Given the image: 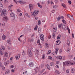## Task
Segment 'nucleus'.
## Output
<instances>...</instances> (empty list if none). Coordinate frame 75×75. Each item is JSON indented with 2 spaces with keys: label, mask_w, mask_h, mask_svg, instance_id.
Here are the masks:
<instances>
[{
  "label": "nucleus",
  "mask_w": 75,
  "mask_h": 75,
  "mask_svg": "<svg viewBox=\"0 0 75 75\" xmlns=\"http://www.w3.org/2000/svg\"><path fill=\"white\" fill-rule=\"evenodd\" d=\"M67 73H69V70H66Z\"/></svg>",
  "instance_id": "8fccbe9b"
},
{
  "label": "nucleus",
  "mask_w": 75,
  "mask_h": 75,
  "mask_svg": "<svg viewBox=\"0 0 75 75\" xmlns=\"http://www.w3.org/2000/svg\"><path fill=\"white\" fill-rule=\"evenodd\" d=\"M41 21H40V20H39L38 23V25H40L41 24Z\"/></svg>",
  "instance_id": "473e14b6"
},
{
  "label": "nucleus",
  "mask_w": 75,
  "mask_h": 75,
  "mask_svg": "<svg viewBox=\"0 0 75 75\" xmlns=\"http://www.w3.org/2000/svg\"><path fill=\"white\" fill-rule=\"evenodd\" d=\"M35 69H34V70H35V71H37V69H38V67H36Z\"/></svg>",
  "instance_id": "680f3d73"
},
{
  "label": "nucleus",
  "mask_w": 75,
  "mask_h": 75,
  "mask_svg": "<svg viewBox=\"0 0 75 75\" xmlns=\"http://www.w3.org/2000/svg\"><path fill=\"white\" fill-rule=\"evenodd\" d=\"M52 13H54L55 12V10H53V11H52Z\"/></svg>",
  "instance_id": "338daca9"
},
{
  "label": "nucleus",
  "mask_w": 75,
  "mask_h": 75,
  "mask_svg": "<svg viewBox=\"0 0 75 75\" xmlns=\"http://www.w3.org/2000/svg\"><path fill=\"white\" fill-rule=\"evenodd\" d=\"M10 16L12 17H14V18H15L14 17H15V14L13 12H11L10 14Z\"/></svg>",
  "instance_id": "0eeeda50"
},
{
  "label": "nucleus",
  "mask_w": 75,
  "mask_h": 75,
  "mask_svg": "<svg viewBox=\"0 0 75 75\" xmlns=\"http://www.w3.org/2000/svg\"><path fill=\"white\" fill-rule=\"evenodd\" d=\"M39 51H38V50H37L35 54V55H36V56L37 57H38V55H39Z\"/></svg>",
  "instance_id": "9d476101"
},
{
  "label": "nucleus",
  "mask_w": 75,
  "mask_h": 75,
  "mask_svg": "<svg viewBox=\"0 0 75 75\" xmlns=\"http://www.w3.org/2000/svg\"><path fill=\"white\" fill-rule=\"evenodd\" d=\"M22 1H17V2H18V3H22Z\"/></svg>",
  "instance_id": "0e129e2a"
},
{
  "label": "nucleus",
  "mask_w": 75,
  "mask_h": 75,
  "mask_svg": "<svg viewBox=\"0 0 75 75\" xmlns=\"http://www.w3.org/2000/svg\"><path fill=\"white\" fill-rule=\"evenodd\" d=\"M2 25L3 26H4V25H5V23H3Z\"/></svg>",
  "instance_id": "69168bd1"
},
{
  "label": "nucleus",
  "mask_w": 75,
  "mask_h": 75,
  "mask_svg": "<svg viewBox=\"0 0 75 75\" xmlns=\"http://www.w3.org/2000/svg\"><path fill=\"white\" fill-rule=\"evenodd\" d=\"M67 52H69L70 51V49H67Z\"/></svg>",
  "instance_id": "603ef678"
},
{
  "label": "nucleus",
  "mask_w": 75,
  "mask_h": 75,
  "mask_svg": "<svg viewBox=\"0 0 75 75\" xmlns=\"http://www.w3.org/2000/svg\"><path fill=\"white\" fill-rule=\"evenodd\" d=\"M29 66L30 67H33L34 66V64H33V63L30 62L29 64Z\"/></svg>",
  "instance_id": "9b49d317"
},
{
  "label": "nucleus",
  "mask_w": 75,
  "mask_h": 75,
  "mask_svg": "<svg viewBox=\"0 0 75 75\" xmlns=\"http://www.w3.org/2000/svg\"><path fill=\"white\" fill-rule=\"evenodd\" d=\"M10 42V40H8L7 41V43H9Z\"/></svg>",
  "instance_id": "4d7b16f0"
},
{
  "label": "nucleus",
  "mask_w": 75,
  "mask_h": 75,
  "mask_svg": "<svg viewBox=\"0 0 75 75\" xmlns=\"http://www.w3.org/2000/svg\"><path fill=\"white\" fill-rule=\"evenodd\" d=\"M69 64H70V65H75V63H73L71 62H70Z\"/></svg>",
  "instance_id": "393cba45"
},
{
  "label": "nucleus",
  "mask_w": 75,
  "mask_h": 75,
  "mask_svg": "<svg viewBox=\"0 0 75 75\" xmlns=\"http://www.w3.org/2000/svg\"><path fill=\"white\" fill-rule=\"evenodd\" d=\"M2 13L1 14V16H6V14L7 13V11L5 9H4L3 10H2V9L0 8V12Z\"/></svg>",
  "instance_id": "f257e3e1"
},
{
  "label": "nucleus",
  "mask_w": 75,
  "mask_h": 75,
  "mask_svg": "<svg viewBox=\"0 0 75 75\" xmlns=\"http://www.w3.org/2000/svg\"><path fill=\"white\" fill-rule=\"evenodd\" d=\"M33 13L32 12H31V13L32 14V15L33 16H36L38 14V12L37 11H33Z\"/></svg>",
  "instance_id": "f03ea898"
},
{
  "label": "nucleus",
  "mask_w": 75,
  "mask_h": 75,
  "mask_svg": "<svg viewBox=\"0 0 75 75\" xmlns=\"http://www.w3.org/2000/svg\"><path fill=\"white\" fill-rule=\"evenodd\" d=\"M7 64H8V63H7V62H5L4 63V65H7Z\"/></svg>",
  "instance_id": "6e6d98bb"
},
{
  "label": "nucleus",
  "mask_w": 75,
  "mask_h": 75,
  "mask_svg": "<svg viewBox=\"0 0 75 75\" xmlns=\"http://www.w3.org/2000/svg\"><path fill=\"white\" fill-rule=\"evenodd\" d=\"M38 32L39 33H41V28L39 27L38 28Z\"/></svg>",
  "instance_id": "72a5a7b5"
},
{
  "label": "nucleus",
  "mask_w": 75,
  "mask_h": 75,
  "mask_svg": "<svg viewBox=\"0 0 75 75\" xmlns=\"http://www.w3.org/2000/svg\"><path fill=\"white\" fill-rule=\"evenodd\" d=\"M51 38V35H50L48 36V38L49 39H50Z\"/></svg>",
  "instance_id": "3c124183"
},
{
  "label": "nucleus",
  "mask_w": 75,
  "mask_h": 75,
  "mask_svg": "<svg viewBox=\"0 0 75 75\" xmlns=\"http://www.w3.org/2000/svg\"><path fill=\"white\" fill-rule=\"evenodd\" d=\"M53 31L54 32H56L57 31V29L55 28H53Z\"/></svg>",
  "instance_id": "412c9836"
},
{
  "label": "nucleus",
  "mask_w": 75,
  "mask_h": 75,
  "mask_svg": "<svg viewBox=\"0 0 75 75\" xmlns=\"http://www.w3.org/2000/svg\"><path fill=\"white\" fill-rule=\"evenodd\" d=\"M3 7V5H2V3L0 1V7Z\"/></svg>",
  "instance_id": "58836bf2"
},
{
  "label": "nucleus",
  "mask_w": 75,
  "mask_h": 75,
  "mask_svg": "<svg viewBox=\"0 0 75 75\" xmlns=\"http://www.w3.org/2000/svg\"><path fill=\"white\" fill-rule=\"evenodd\" d=\"M27 53L28 55L29 56V57H32V56H33V54L32 53H31L30 50L29 49L28 50Z\"/></svg>",
  "instance_id": "20e7f679"
},
{
  "label": "nucleus",
  "mask_w": 75,
  "mask_h": 75,
  "mask_svg": "<svg viewBox=\"0 0 75 75\" xmlns=\"http://www.w3.org/2000/svg\"><path fill=\"white\" fill-rule=\"evenodd\" d=\"M71 15H70L69 14H68L67 15V16L68 17H69V18H70V17H71Z\"/></svg>",
  "instance_id": "de8ad7c7"
},
{
  "label": "nucleus",
  "mask_w": 75,
  "mask_h": 75,
  "mask_svg": "<svg viewBox=\"0 0 75 75\" xmlns=\"http://www.w3.org/2000/svg\"><path fill=\"white\" fill-rule=\"evenodd\" d=\"M57 39L58 40H59L60 39V37H59V36H57Z\"/></svg>",
  "instance_id": "5fc2aeb1"
},
{
  "label": "nucleus",
  "mask_w": 75,
  "mask_h": 75,
  "mask_svg": "<svg viewBox=\"0 0 75 75\" xmlns=\"http://www.w3.org/2000/svg\"><path fill=\"white\" fill-rule=\"evenodd\" d=\"M38 28V26L37 25H36V26L34 28V30L35 31H37V28Z\"/></svg>",
  "instance_id": "7c9ffc66"
},
{
  "label": "nucleus",
  "mask_w": 75,
  "mask_h": 75,
  "mask_svg": "<svg viewBox=\"0 0 75 75\" xmlns=\"http://www.w3.org/2000/svg\"><path fill=\"white\" fill-rule=\"evenodd\" d=\"M62 6L64 8H66V7H67L66 5L64 3L62 4Z\"/></svg>",
  "instance_id": "dca6fc26"
},
{
  "label": "nucleus",
  "mask_w": 75,
  "mask_h": 75,
  "mask_svg": "<svg viewBox=\"0 0 75 75\" xmlns=\"http://www.w3.org/2000/svg\"><path fill=\"white\" fill-rule=\"evenodd\" d=\"M50 69H51V67H49L47 68V69H48L49 70H50Z\"/></svg>",
  "instance_id": "bf43d9fd"
},
{
  "label": "nucleus",
  "mask_w": 75,
  "mask_h": 75,
  "mask_svg": "<svg viewBox=\"0 0 75 75\" xmlns=\"http://www.w3.org/2000/svg\"><path fill=\"white\" fill-rule=\"evenodd\" d=\"M38 5L39 7H40V8H42V6L40 4L38 3Z\"/></svg>",
  "instance_id": "5701e85b"
},
{
  "label": "nucleus",
  "mask_w": 75,
  "mask_h": 75,
  "mask_svg": "<svg viewBox=\"0 0 75 75\" xmlns=\"http://www.w3.org/2000/svg\"><path fill=\"white\" fill-rule=\"evenodd\" d=\"M4 55L5 57H7L8 56V53H5V54H4Z\"/></svg>",
  "instance_id": "6ab92c4d"
},
{
  "label": "nucleus",
  "mask_w": 75,
  "mask_h": 75,
  "mask_svg": "<svg viewBox=\"0 0 75 75\" xmlns=\"http://www.w3.org/2000/svg\"><path fill=\"white\" fill-rule=\"evenodd\" d=\"M45 55L44 54H43V56H42V58L43 59H45Z\"/></svg>",
  "instance_id": "f704fd0d"
},
{
  "label": "nucleus",
  "mask_w": 75,
  "mask_h": 75,
  "mask_svg": "<svg viewBox=\"0 0 75 75\" xmlns=\"http://www.w3.org/2000/svg\"><path fill=\"white\" fill-rule=\"evenodd\" d=\"M56 45H59L61 44V41L59 40H58L56 42Z\"/></svg>",
  "instance_id": "1a4fd4ad"
},
{
  "label": "nucleus",
  "mask_w": 75,
  "mask_h": 75,
  "mask_svg": "<svg viewBox=\"0 0 75 75\" xmlns=\"http://www.w3.org/2000/svg\"><path fill=\"white\" fill-rule=\"evenodd\" d=\"M40 39H41L42 41H44V35L42 34H41L40 35Z\"/></svg>",
  "instance_id": "423d86ee"
},
{
  "label": "nucleus",
  "mask_w": 75,
  "mask_h": 75,
  "mask_svg": "<svg viewBox=\"0 0 75 75\" xmlns=\"http://www.w3.org/2000/svg\"><path fill=\"white\" fill-rule=\"evenodd\" d=\"M61 27H62V24L58 25V27L59 28H61Z\"/></svg>",
  "instance_id": "c85d7f7f"
},
{
  "label": "nucleus",
  "mask_w": 75,
  "mask_h": 75,
  "mask_svg": "<svg viewBox=\"0 0 75 75\" xmlns=\"http://www.w3.org/2000/svg\"><path fill=\"white\" fill-rule=\"evenodd\" d=\"M67 28L69 31V34L70 33V29H69L68 27H67Z\"/></svg>",
  "instance_id": "ea45409f"
},
{
  "label": "nucleus",
  "mask_w": 75,
  "mask_h": 75,
  "mask_svg": "<svg viewBox=\"0 0 75 75\" xmlns=\"http://www.w3.org/2000/svg\"><path fill=\"white\" fill-rule=\"evenodd\" d=\"M20 21H22L23 20V19H22L21 18H20L19 19Z\"/></svg>",
  "instance_id": "864d4df0"
},
{
  "label": "nucleus",
  "mask_w": 75,
  "mask_h": 75,
  "mask_svg": "<svg viewBox=\"0 0 75 75\" xmlns=\"http://www.w3.org/2000/svg\"><path fill=\"white\" fill-rule=\"evenodd\" d=\"M54 65V62H51L50 63V65L51 66H52Z\"/></svg>",
  "instance_id": "c9c22d12"
},
{
  "label": "nucleus",
  "mask_w": 75,
  "mask_h": 75,
  "mask_svg": "<svg viewBox=\"0 0 75 75\" xmlns=\"http://www.w3.org/2000/svg\"><path fill=\"white\" fill-rule=\"evenodd\" d=\"M70 62L69 61L63 62V64L64 66H65V65H67V66H69V65Z\"/></svg>",
  "instance_id": "7ed1b4c3"
},
{
  "label": "nucleus",
  "mask_w": 75,
  "mask_h": 75,
  "mask_svg": "<svg viewBox=\"0 0 75 75\" xmlns=\"http://www.w3.org/2000/svg\"><path fill=\"white\" fill-rule=\"evenodd\" d=\"M51 52V50H50L48 52L47 54H50Z\"/></svg>",
  "instance_id": "a19ab883"
},
{
  "label": "nucleus",
  "mask_w": 75,
  "mask_h": 75,
  "mask_svg": "<svg viewBox=\"0 0 75 75\" xmlns=\"http://www.w3.org/2000/svg\"><path fill=\"white\" fill-rule=\"evenodd\" d=\"M2 38V39H3V40H5V39H6V36H5V35H3Z\"/></svg>",
  "instance_id": "a211bd4d"
},
{
  "label": "nucleus",
  "mask_w": 75,
  "mask_h": 75,
  "mask_svg": "<svg viewBox=\"0 0 75 75\" xmlns=\"http://www.w3.org/2000/svg\"><path fill=\"white\" fill-rule=\"evenodd\" d=\"M68 3L69 4H71V3H72V2H71V1H68Z\"/></svg>",
  "instance_id": "79ce46f5"
},
{
  "label": "nucleus",
  "mask_w": 75,
  "mask_h": 75,
  "mask_svg": "<svg viewBox=\"0 0 75 75\" xmlns=\"http://www.w3.org/2000/svg\"><path fill=\"white\" fill-rule=\"evenodd\" d=\"M13 6V4H11L9 6H8V8H11V7H12Z\"/></svg>",
  "instance_id": "2eb2a0df"
},
{
  "label": "nucleus",
  "mask_w": 75,
  "mask_h": 75,
  "mask_svg": "<svg viewBox=\"0 0 75 75\" xmlns=\"http://www.w3.org/2000/svg\"><path fill=\"white\" fill-rule=\"evenodd\" d=\"M10 72V70L9 69H8L7 70V71L5 72V74H9Z\"/></svg>",
  "instance_id": "4468645a"
},
{
  "label": "nucleus",
  "mask_w": 75,
  "mask_h": 75,
  "mask_svg": "<svg viewBox=\"0 0 75 75\" xmlns=\"http://www.w3.org/2000/svg\"><path fill=\"white\" fill-rule=\"evenodd\" d=\"M20 55H18L17 56H16V60L19 59V58H20Z\"/></svg>",
  "instance_id": "f3484780"
},
{
  "label": "nucleus",
  "mask_w": 75,
  "mask_h": 75,
  "mask_svg": "<svg viewBox=\"0 0 75 75\" xmlns=\"http://www.w3.org/2000/svg\"><path fill=\"white\" fill-rule=\"evenodd\" d=\"M62 21L63 23H64V24H67V22L65 21L64 20V19H63Z\"/></svg>",
  "instance_id": "c756f323"
},
{
  "label": "nucleus",
  "mask_w": 75,
  "mask_h": 75,
  "mask_svg": "<svg viewBox=\"0 0 75 75\" xmlns=\"http://www.w3.org/2000/svg\"><path fill=\"white\" fill-rule=\"evenodd\" d=\"M55 72L56 73H57L58 74H60L59 71L58 70H56L55 71Z\"/></svg>",
  "instance_id": "e433bc0d"
},
{
  "label": "nucleus",
  "mask_w": 75,
  "mask_h": 75,
  "mask_svg": "<svg viewBox=\"0 0 75 75\" xmlns=\"http://www.w3.org/2000/svg\"><path fill=\"white\" fill-rule=\"evenodd\" d=\"M63 26H64L65 28H64V30H65V31H66L67 30V28H65V25H62V29H63L64 28V27H63Z\"/></svg>",
  "instance_id": "aec40b11"
},
{
  "label": "nucleus",
  "mask_w": 75,
  "mask_h": 75,
  "mask_svg": "<svg viewBox=\"0 0 75 75\" xmlns=\"http://www.w3.org/2000/svg\"><path fill=\"white\" fill-rule=\"evenodd\" d=\"M40 39H38V40L37 43H38V44H39V43H40Z\"/></svg>",
  "instance_id": "49530a36"
},
{
  "label": "nucleus",
  "mask_w": 75,
  "mask_h": 75,
  "mask_svg": "<svg viewBox=\"0 0 75 75\" xmlns=\"http://www.w3.org/2000/svg\"><path fill=\"white\" fill-rule=\"evenodd\" d=\"M75 71V70H74V69H71V72H72V73H73V72H75V71Z\"/></svg>",
  "instance_id": "bb28decb"
},
{
  "label": "nucleus",
  "mask_w": 75,
  "mask_h": 75,
  "mask_svg": "<svg viewBox=\"0 0 75 75\" xmlns=\"http://www.w3.org/2000/svg\"><path fill=\"white\" fill-rule=\"evenodd\" d=\"M18 40H19V41H20V42H22V40H20V38H18Z\"/></svg>",
  "instance_id": "09e8293b"
},
{
  "label": "nucleus",
  "mask_w": 75,
  "mask_h": 75,
  "mask_svg": "<svg viewBox=\"0 0 75 75\" xmlns=\"http://www.w3.org/2000/svg\"><path fill=\"white\" fill-rule=\"evenodd\" d=\"M63 18H64V16H61L60 17H58L57 18V20H60V19H63Z\"/></svg>",
  "instance_id": "ddd939ff"
},
{
  "label": "nucleus",
  "mask_w": 75,
  "mask_h": 75,
  "mask_svg": "<svg viewBox=\"0 0 75 75\" xmlns=\"http://www.w3.org/2000/svg\"><path fill=\"white\" fill-rule=\"evenodd\" d=\"M25 55V53L24 52V51H23L22 53V55Z\"/></svg>",
  "instance_id": "4c0bfd02"
},
{
  "label": "nucleus",
  "mask_w": 75,
  "mask_h": 75,
  "mask_svg": "<svg viewBox=\"0 0 75 75\" xmlns=\"http://www.w3.org/2000/svg\"><path fill=\"white\" fill-rule=\"evenodd\" d=\"M1 67L3 70H4V71L5 70V67H4V66L3 65H2Z\"/></svg>",
  "instance_id": "cd10ccee"
},
{
  "label": "nucleus",
  "mask_w": 75,
  "mask_h": 75,
  "mask_svg": "<svg viewBox=\"0 0 75 75\" xmlns=\"http://www.w3.org/2000/svg\"><path fill=\"white\" fill-rule=\"evenodd\" d=\"M20 10L19 9H17V11H18V12H20Z\"/></svg>",
  "instance_id": "774afa93"
},
{
  "label": "nucleus",
  "mask_w": 75,
  "mask_h": 75,
  "mask_svg": "<svg viewBox=\"0 0 75 75\" xmlns=\"http://www.w3.org/2000/svg\"><path fill=\"white\" fill-rule=\"evenodd\" d=\"M2 50H5L4 47L1 48L0 49V54L1 55H3L4 54L2 52V51H3Z\"/></svg>",
  "instance_id": "39448f33"
},
{
  "label": "nucleus",
  "mask_w": 75,
  "mask_h": 75,
  "mask_svg": "<svg viewBox=\"0 0 75 75\" xmlns=\"http://www.w3.org/2000/svg\"><path fill=\"white\" fill-rule=\"evenodd\" d=\"M59 50V49L58 48H57L56 49V51H55V53L56 54H57L58 53V51Z\"/></svg>",
  "instance_id": "b1692460"
},
{
  "label": "nucleus",
  "mask_w": 75,
  "mask_h": 75,
  "mask_svg": "<svg viewBox=\"0 0 75 75\" xmlns=\"http://www.w3.org/2000/svg\"><path fill=\"white\" fill-rule=\"evenodd\" d=\"M72 38H74V33H72Z\"/></svg>",
  "instance_id": "052dcab7"
},
{
  "label": "nucleus",
  "mask_w": 75,
  "mask_h": 75,
  "mask_svg": "<svg viewBox=\"0 0 75 75\" xmlns=\"http://www.w3.org/2000/svg\"><path fill=\"white\" fill-rule=\"evenodd\" d=\"M52 34H53L52 35L53 37H55V34L54 33H53Z\"/></svg>",
  "instance_id": "13d9d810"
},
{
  "label": "nucleus",
  "mask_w": 75,
  "mask_h": 75,
  "mask_svg": "<svg viewBox=\"0 0 75 75\" xmlns=\"http://www.w3.org/2000/svg\"><path fill=\"white\" fill-rule=\"evenodd\" d=\"M8 0H5L4 1V3L5 4L6 2H7L8 1Z\"/></svg>",
  "instance_id": "c03bdc74"
},
{
  "label": "nucleus",
  "mask_w": 75,
  "mask_h": 75,
  "mask_svg": "<svg viewBox=\"0 0 75 75\" xmlns=\"http://www.w3.org/2000/svg\"><path fill=\"white\" fill-rule=\"evenodd\" d=\"M58 58H59V59H62V57L61 56H60L58 57Z\"/></svg>",
  "instance_id": "37998d69"
},
{
  "label": "nucleus",
  "mask_w": 75,
  "mask_h": 75,
  "mask_svg": "<svg viewBox=\"0 0 75 75\" xmlns=\"http://www.w3.org/2000/svg\"><path fill=\"white\" fill-rule=\"evenodd\" d=\"M29 8L30 11L33 9V5L31 4H29Z\"/></svg>",
  "instance_id": "6e6552de"
},
{
  "label": "nucleus",
  "mask_w": 75,
  "mask_h": 75,
  "mask_svg": "<svg viewBox=\"0 0 75 75\" xmlns=\"http://www.w3.org/2000/svg\"><path fill=\"white\" fill-rule=\"evenodd\" d=\"M55 3H58V0H56L55 1Z\"/></svg>",
  "instance_id": "a18cd8bd"
},
{
  "label": "nucleus",
  "mask_w": 75,
  "mask_h": 75,
  "mask_svg": "<svg viewBox=\"0 0 75 75\" xmlns=\"http://www.w3.org/2000/svg\"><path fill=\"white\" fill-rule=\"evenodd\" d=\"M67 44L68 45H69L70 44V41H69V40H68L67 41Z\"/></svg>",
  "instance_id": "4be33fe9"
},
{
  "label": "nucleus",
  "mask_w": 75,
  "mask_h": 75,
  "mask_svg": "<svg viewBox=\"0 0 75 75\" xmlns=\"http://www.w3.org/2000/svg\"><path fill=\"white\" fill-rule=\"evenodd\" d=\"M11 68H14V66H13V65H11Z\"/></svg>",
  "instance_id": "e2e57ef3"
},
{
  "label": "nucleus",
  "mask_w": 75,
  "mask_h": 75,
  "mask_svg": "<svg viewBox=\"0 0 75 75\" xmlns=\"http://www.w3.org/2000/svg\"><path fill=\"white\" fill-rule=\"evenodd\" d=\"M69 18L70 19V20H74V17L72 16H70V17Z\"/></svg>",
  "instance_id": "a878e982"
},
{
  "label": "nucleus",
  "mask_w": 75,
  "mask_h": 75,
  "mask_svg": "<svg viewBox=\"0 0 75 75\" xmlns=\"http://www.w3.org/2000/svg\"><path fill=\"white\" fill-rule=\"evenodd\" d=\"M7 20H8V18H7V17L6 16L4 17L3 18V20L4 21L6 20V21H7Z\"/></svg>",
  "instance_id": "f8f14e48"
},
{
  "label": "nucleus",
  "mask_w": 75,
  "mask_h": 75,
  "mask_svg": "<svg viewBox=\"0 0 75 75\" xmlns=\"http://www.w3.org/2000/svg\"><path fill=\"white\" fill-rule=\"evenodd\" d=\"M48 58L49 59H52V57H51V56H49L48 57Z\"/></svg>",
  "instance_id": "2f4dec72"
}]
</instances>
